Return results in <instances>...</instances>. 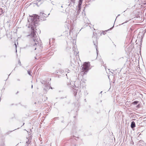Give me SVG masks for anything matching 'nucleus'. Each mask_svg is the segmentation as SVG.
<instances>
[{
	"instance_id": "37",
	"label": "nucleus",
	"mask_w": 146,
	"mask_h": 146,
	"mask_svg": "<svg viewBox=\"0 0 146 146\" xmlns=\"http://www.w3.org/2000/svg\"><path fill=\"white\" fill-rule=\"evenodd\" d=\"M75 146H76V145H75Z\"/></svg>"
},
{
	"instance_id": "12",
	"label": "nucleus",
	"mask_w": 146,
	"mask_h": 146,
	"mask_svg": "<svg viewBox=\"0 0 146 146\" xmlns=\"http://www.w3.org/2000/svg\"><path fill=\"white\" fill-rule=\"evenodd\" d=\"M78 10L77 12H76L77 15H78V13H79V12H80V9H81V7H80V8H79L78 7Z\"/></svg>"
},
{
	"instance_id": "14",
	"label": "nucleus",
	"mask_w": 146,
	"mask_h": 146,
	"mask_svg": "<svg viewBox=\"0 0 146 146\" xmlns=\"http://www.w3.org/2000/svg\"><path fill=\"white\" fill-rule=\"evenodd\" d=\"M65 27H67V29H69V24L67 23L65 25Z\"/></svg>"
},
{
	"instance_id": "7",
	"label": "nucleus",
	"mask_w": 146,
	"mask_h": 146,
	"mask_svg": "<svg viewBox=\"0 0 146 146\" xmlns=\"http://www.w3.org/2000/svg\"><path fill=\"white\" fill-rule=\"evenodd\" d=\"M83 0H79V4L78 5V7L80 8L81 7V5L82 3Z\"/></svg>"
},
{
	"instance_id": "9",
	"label": "nucleus",
	"mask_w": 146,
	"mask_h": 146,
	"mask_svg": "<svg viewBox=\"0 0 146 146\" xmlns=\"http://www.w3.org/2000/svg\"><path fill=\"white\" fill-rule=\"evenodd\" d=\"M42 3V1H39L36 2V4L38 6L40 5Z\"/></svg>"
},
{
	"instance_id": "30",
	"label": "nucleus",
	"mask_w": 146,
	"mask_h": 146,
	"mask_svg": "<svg viewBox=\"0 0 146 146\" xmlns=\"http://www.w3.org/2000/svg\"><path fill=\"white\" fill-rule=\"evenodd\" d=\"M15 46H16V47H17V45H15Z\"/></svg>"
},
{
	"instance_id": "20",
	"label": "nucleus",
	"mask_w": 146,
	"mask_h": 146,
	"mask_svg": "<svg viewBox=\"0 0 146 146\" xmlns=\"http://www.w3.org/2000/svg\"><path fill=\"white\" fill-rule=\"evenodd\" d=\"M113 27H112V28H110L108 30H106V32H107V31H108V30H111V29H112L113 28Z\"/></svg>"
},
{
	"instance_id": "1",
	"label": "nucleus",
	"mask_w": 146,
	"mask_h": 146,
	"mask_svg": "<svg viewBox=\"0 0 146 146\" xmlns=\"http://www.w3.org/2000/svg\"><path fill=\"white\" fill-rule=\"evenodd\" d=\"M39 16L36 15H34V16H30L28 18V21L30 22L32 26L33 27V25L35 26H37L36 24L39 21ZM32 31L31 36L32 37L33 39V46L34 47L35 50L36 49L35 46L38 44V39L35 33V31L33 27H31Z\"/></svg>"
},
{
	"instance_id": "13",
	"label": "nucleus",
	"mask_w": 146,
	"mask_h": 146,
	"mask_svg": "<svg viewBox=\"0 0 146 146\" xmlns=\"http://www.w3.org/2000/svg\"><path fill=\"white\" fill-rule=\"evenodd\" d=\"M0 57L2 58V59H4L6 57V55L5 54L3 55L0 56Z\"/></svg>"
},
{
	"instance_id": "28",
	"label": "nucleus",
	"mask_w": 146,
	"mask_h": 146,
	"mask_svg": "<svg viewBox=\"0 0 146 146\" xmlns=\"http://www.w3.org/2000/svg\"><path fill=\"white\" fill-rule=\"evenodd\" d=\"M138 107H139V105H138L137 106Z\"/></svg>"
},
{
	"instance_id": "27",
	"label": "nucleus",
	"mask_w": 146,
	"mask_h": 146,
	"mask_svg": "<svg viewBox=\"0 0 146 146\" xmlns=\"http://www.w3.org/2000/svg\"><path fill=\"white\" fill-rule=\"evenodd\" d=\"M19 93V92H18H18H17V93H16V94H17V93Z\"/></svg>"
},
{
	"instance_id": "4",
	"label": "nucleus",
	"mask_w": 146,
	"mask_h": 146,
	"mask_svg": "<svg viewBox=\"0 0 146 146\" xmlns=\"http://www.w3.org/2000/svg\"><path fill=\"white\" fill-rule=\"evenodd\" d=\"M73 49L74 51V54H77V45L76 44H73Z\"/></svg>"
},
{
	"instance_id": "21",
	"label": "nucleus",
	"mask_w": 146,
	"mask_h": 146,
	"mask_svg": "<svg viewBox=\"0 0 146 146\" xmlns=\"http://www.w3.org/2000/svg\"><path fill=\"white\" fill-rule=\"evenodd\" d=\"M1 11L2 13H3V10L2 9H0V11Z\"/></svg>"
},
{
	"instance_id": "8",
	"label": "nucleus",
	"mask_w": 146,
	"mask_h": 146,
	"mask_svg": "<svg viewBox=\"0 0 146 146\" xmlns=\"http://www.w3.org/2000/svg\"><path fill=\"white\" fill-rule=\"evenodd\" d=\"M51 88V89H52V88L50 86H47L46 84L45 85V87L44 88V89L45 90H48L50 88Z\"/></svg>"
},
{
	"instance_id": "6",
	"label": "nucleus",
	"mask_w": 146,
	"mask_h": 146,
	"mask_svg": "<svg viewBox=\"0 0 146 146\" xmlns=\"http://www.w3.org/2000/svg\"><path fill=\"white\" fill-rule=\"evenodd\" d=\"M135 127V122L134 121H133L131 122V127L132 129H133Z\"/></svg>"
},
{
	"instance_id": "22",
	"label": "nucleus",
	"mask_w": 146,
	"mask_h": 146,
	"mask_svg": "<svg viewBox=\"0 0 146 146\" xmlns=\"http://www.w3.org/2000/svg\"><path fill=\"white\" fill-rule=\"evenodd\" d=\"M19 63L20 64V65H21V61H20V60H19Z\"/></svg>"
},
{
	"instance_id": "10",
	"label": "nucleus",
	"mask_w": 146,
	"mask_h": 146,
	"mask_svg": "<svg viewBox=\"0 0 146 146\" xmlns=\"http://www.w3.org/2000/svg\"><path fill=\"white\" fill-rule=\"evenodd\" d=\"M63 4H60V3L58 4V7L60 9V7L61 8H63Z\"/></svg>"
},
{
	"instance_id": "25",
	"label": "nucleus",
	"mask_w": 146,
	"mask_h": 146,
	"mask_svg": "<svg viewBox=\"0 0 146 146\" xmlns=\"http://www.w3.org/2000/svg\"><path fill=\"white\" fill-rule=\"evenodd\" d=\"M17 80L18 81H20V80L19 79H17Z\"/></svg>"
},
{
	"instance_id": "2",
	"label": "nucleus",
	"mask_w": 146,
	"mask_h": 146,
	"mask_svg": "<svg viewBox=\"0 0 146 146\" xmlns=\"http://www.w3.org/2000/svg\"><path fill=\"white\" fill-rule=\"evenodd\" d=\"M89 66L88 64V63L85 62L83 64L82 67V70L83 72H87L88 70V69L89 68Z\"/></svg>"
},
{
	"instance_id": "11",
	"label": "nucleus",
	"mask_w": 146,
	"mask_h": 146,
	"mask_svg": "<svg viewBox=\"0 0 146 146\" xmlns=\"http://www.w3.org/2000/svg\"><path fill=\"white\" fill-rule=\"evenodd\" d=\"M28 141H27L26 142V146H29V145L30 144V141H29V139H28Z\"/></svg>"
},
{
	"instance_id": "3",
	"label": "nucleus",
	"mask_w": 146,
	"mask_h": 146,
	"mask_svg": "<svg viewBox=\"0 0 146 146\" xmlns=\"http://www.w3.org/2000/svg\"><path fill=\"white\" fill-rule=\"evenodd\" d=\"M70 87H71L74 88L73 91L74 92V95L76 96L77 93L78 91V87H76V86L74 84L73 86L71 85V83H70Z\"/></svg>"
},
{
	"instance_id": "19",
	"label": "nucleus",
	"mask_w": 146,
	"mask_h": 146,
	"mask_svg": "<svg viewBox=\"0 0 146 146\" xmlns=\"http://www.w3.org/2000/svg\"><path fill=\"white\" fill-rule=\"evenodd\" d=\"M5 143H3L1 144V146H5Z\"/></svg>"
},
{
	"instance_id": "15",
	"label": "nucleus",
	"mask_w": 146,
	"mask_h": 146,
	"mask_svg": "<svg viewBox=\"0 0 146 146\" xmlns=\"http://www.w3.org/2000/svg\"><path fill=\"white\" fill-rule=\"evenodd\" d=\"M27 72H28V74L29 75L31 76H32V75L31 74L32 73L31 71L29 70H28L27 71Z\"/></svg>"
},
{
	"instance_id": "23",
	"label": "nucleus",
	"mask_w": 146,
	"mask_h": 146,
	"mask_svg": "<svg viewBox=\"0 0 146 146\" xmlns=\"http://www.w3.org/2000/svg\"><path fill=\"white\" fill-rule=\"evenodd\" d=\"M93 43H94V45H95L96 46H96V44L95 43V42H94V41H93Z\"/></svg>"
},
{
	"instance_id": "34",
	"label": "nucleus",
	"mask_w": 146,
	"mask_h": 146,
	"mask_svg": "<svg viewBox=\"0 0 146 146\" xmlns=\"http://www.w3.org/2000/svg\"><path fill=\"white\" fill-rule=\"evenodd\" d=\"M124 23H122V24H123Z\"/></svg>"
},
{
	"instance_id": "24",
	"label": "nucleus",
	"mask_w": 146,
	"mask_h": 146,
	"mask_svg": "<svg viewBox=\"0 0 146 146\" xmlns=\"http://www.w3.org/2000/svg\"><path fill=\"white\" fill-rule=\"evenodd\" d=\"M102 91H101V92H100V94H101V96H102Z\"/></svg>"
},
{
	"instance_id": "18",
	"label": "nucleus",
	"mask_w": 146,
	"mask_h": 146,
	"mask_svg": "<svg viewBox=\"0 0 146 146\" xmlns=\"http://www.w3.org/2000/svg\"><path fill=\"white\" fill-rule=\"evenodd\" d=\"M73 3H75V0H70Z\"/></svg>"
},
{
	"instance_id": "26",
	"label": "nucleus",
	"mask_w": 146,
	"mask_h": 146,
	"mask_svg": "<svg viewBox=\"0 0 146 146\" xmlns=\"http://www.w3.org/2000/svg\"><path fill=\"white\" fill-rule=\"evenodd\" d=\"M104 33H103V34L104 35V33H105V31L104 32H103Z\"/></svg>"
},
{
	"instance_id": "35",
	"label": "nucleus",
	"mask_w": 146,
	"mask_h": 146,
	"mask_svg": "<svg viewBox=\"0 0 146 146\" xmlns=\"http://www.w3.org/2000/svg\"><path fill=\"white\" fill-rule=\"evenodd\" d=\"M96 50H97V48H96Z\"/></svg>"
},
{
	"instance_id": "31",
	"label": "nucleus",
	"mask_w": 146,
	"mask_h": 146,
	"mask_svg": "<svg viewBox=\"0 0 146 146\" xmlns=\"http://www.w3.org/2000/svg\"><path fill=\"white\" fill-rule=\"evenodd\" d=\"M15 68L14 69V70H15Z\"/></svg>"
},
{
	"instance_id": "32",
	"label": "nucleus",
	"mask_w": 146,
	"mask_h": 146,
	"mask_svg": "<svg viewBox=\"0 0 146 146\" xmlns=\"http://www.w3.org/2000/svg\"><path fill=\"white\" fill-rule=\"evenodd\" d=\"M46 100H47V97H46Z\"/></svg>"
},
{
	"instance_id": "5",
	"label": "nucleus",
	"mask_w": 146,
	"mask_h": 146,
	"mask_svg": "<svg viewBox=\"0 0 146 146\" xmlns=\"http://www.w3.org/2000/svg\"><path fill=\"white\" fill-rule=\"evenodd\" d=\"M39 15V17H47V15L42 12L40 13Z\"/></svg>"
},
{
	"instance_id": "33",
	"label": "nucleus",
	"mask_w": 146,
	"mask_h": 146,
	"mask_svg": "<svg viewBox=\"0 0 146 146\" xmlns=\"http://www.w3.org/2000/svg\"><path fill=\"white\" fill-rule=\"evenodd\" d=\"M32 87H33V85H32Z\"/></svg>"
},
{
	"instance_id": "36",
	"label": "nucleus",
	"mask_w": 146,
	"mask_h": 146,
	"mask_svg": "<svg viewBox=\"0 0 146 146\" xmlns=\"http://www.w3.org/2000/svg\"><path fill=\"white\" fill-rule=\"evenodd\" d=\"M16 129H15V130H14L13 131L15 130H16Z\"/></svg>"
},
{
	"instance_id": "29",
	"label": "nucleus",
	"mask_w": 146,
	"mask_h": 146,
	"mask_svg": "<svg viewBox=\"0 0 146 146\" xmlns=\"http://www.w3.org/2000/svg\"><path fill=\"white\" fill-rule=\"evenodd\" d=\"M127 21H126L125 22V23H127Z\"/></svg>"
},
{
	"instance_id": "17",
	"label": "nucleus",
	"mask_w": 146,
	"mask_h": 146,
	"mask_svg": "<svg viewBox=\"0 0 146 146\" xmlns=\"http://www.w3.org/2000/svg\"><path fill=\"white\" fill-rule=\"evenodd\" d=\"M12 131H8V132H7V133H5V135H8Z\"/></svg>"
},
{
	"instance_id": "16",
	"label": "nucleus",
	"mask_w": 146,
	"mask_h": 146,
	"mask_svg": "<svg viewBox=\"0 0 146 146\" xmlns=\"http://www.w3.org/2000/svg\"><path fill=\"white\" fill-rule=\"evenodd\" d=\"M138 101H134L133 103L135 105H136L138 104Z\"/></svg>"
}]
</instances>
